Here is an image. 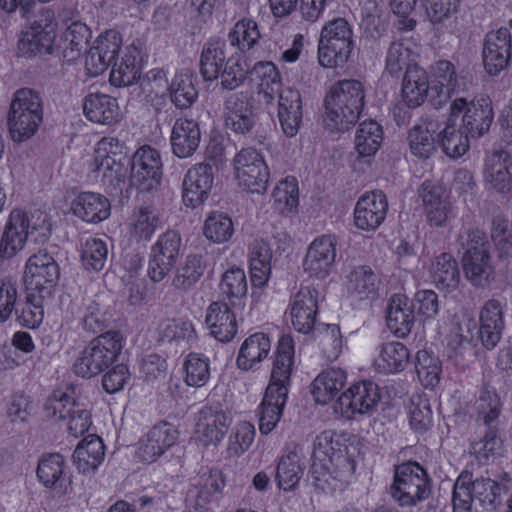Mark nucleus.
<instances>
[{
	"mask_svg": "<svg viewBox=\"0 0 512 512\" xmlns=\"http://www.w3.org/2000/svg\"><path fill=\"white\" fill-rule=\"evenodd\" d=\"M493 119V104L489 96L456 97L449 104L446 120L440 123L438 145L447 157L461 158L469 151V137L485 135Z\"/></svg>",
	"mask_w": 512,
	"mask_h": 512,
	"instance_id": "f257e3e1",
	"label": "nucleus"
},
{
	"mask_svg": "<svg viewBox=\"0 0 512 512\" xmlns=\"http://www.w3.org/2000/svg\"><path fill=\"white\" fill-rule=\"evenodd\" d=\"M357 436L325 430L313 441L311 478L316 488L332 493L347 483L356 470L360 454Z\"/></svg>",
	"mask_w": 512,
	"mask_h": 512,
	"instance_id": "f03ea898",
	"label": "nucleus"
},
{
	"mask_svg": "<svg viewBox=\"0 0 512 512\" xmlns=\"http://www.w3.org/2000/svg\"><path fill=\"white\" fill-rule=\"evenodd\" d=\"M293 362L294 341L290 335H283L278 341L270 382L258 413V429L262 434H269L280 421L288 396Z\"/></svg>",
	"mask_w": 512,
	"mask_h": 512,
	"instance_id": "7ed1b4c3",
	"label": "nucleus"
},
{
	"mask_svg": "<svg viewBox=\"0 0 512 512\" xmlns=\"http://www.w3.org/2000/svg\"><path fill=\"white\" fill-rule=\"evenodd\" d=\"M365 87L358 80H340L334 83L324 100L323 125L330 132L348 130L362 112Z\"/></svg>",
	"mask_w": 512,
	"mask_h": 512,
	"instance_id": "20e7f679",
	"label": "nucleus"
},
{
	"mask_svg": "<svg viewBox=\"0 0 512 512\" xmlns=\"http://www.w3.org/2000/svg\"><path fill=\"white\" fill-rule=\"evenodd\" d=\"M50 235L51 224L47 213L40 210L27 213L13 209L0 239V257L11 258L23 249L27 240L43 243Z\"/></svg>",
	"mask_w": 512,
	"mask_h": 512,
	"instance_id": "39448f33",
	"label": "nucleus"
},
{
	"mask_svg": "<svg viewBox=\"0 0 512 512\" xmlns=\"http://www.w3.org/2000/svg\"><path fill=\"white\" fill-rule=\"evenodd\" d=\"M42 121L43 105L40 95L29 88L17 90L7 118L12 140L18 143L29 140L37 133Z\"/></svg>",
	"mask_w": 512,
	"mask_h": 512,
	"instance_id": "423d86ee",
	"label": "nucleus"
},
{
	"mask_svg": "<svg viewBox=\"0 0 512 512\" xmlns=\"http://www.w3.org/2000/svg\"><path fill=\"white\" fill-rule=\"evenodd\" d=\"M123 348L119 331H107L92 339L73 364L76 375L83 378L96 376L112 365Z\"/></svg>",
	"mask_w": 512,
	"mask_h": 512,
	"instance_id": "0eeeda50",
	"label": "nucleus"
},
{
	"mask_svg": "<svg viewBox=\"0 0 512 512\" xmlns=\"http://www.w3.org/2000/svg\"><path fill=\"white\" fill-rule=\"evenodd\" d=\"M503 488L491 479H476L468 473H461L454 484L452 493L453 512H472L477 506L492 509L500 503Z\"/></svg>",
	"mask_w": 512,
	"mask_h": 512,
	"instance_id": "6e6552de",
	"label": "nucleus"
},
{
	"mask_svg": "<svg viewBox=\"0 0 512 512\" xmlns=\"http://www.w3.org/2000/svg\"><path fill=\"white\" fill-rule=\"evenodd\" d=\"M353 36L352 27L344 18L325 23L318 42L319 64L324 68L344 66L353 49Z\"/></svg>",
	"mask_w": 512,
	"mask_h": 512,
	"instance_id": "1a4fd4ad",
	"label": "nucleus"
},
{
	"mask_svg": "<svg viewBox=\"0 0 512 512\" xmlns=\"http://www.w3.org/2000/svg\"><path fill=\"white\" fill-rule=\"evenodd\" d=\"M60 277V268L54 257L46 249L31 255L25 265L23 282L26 294L35 298L52 297Z\"/></svg>",
	"mask_w": 512,
	"mask_h": 512,
	"instance_id": "9d476101",
	"label": "nucleus"
},
{
	"mask_svg": "<svg viewBox=\"0 0 512 512\" xmlns=\"http://www.w3.org/2000/svg\"><path fill=\"white\" fill-rule=\"evenodd\" d=\"M428 479L416 462L399 465L395 470L391 496L400 506H413L429 495Z\"/></svg>",
	"mask_w": 512,
	"mask_h": 512,
	"instance_id": "9b49d317",
	"label": "nucleus"
},
{
	"mask_svg": "<svg viewBox=\"0 0 512 512\" xmlns=\"http://www.w3.org/2000/svg\"><path fill=\"white\" fill-rule=\"evenodd\" d=\"M121 148L117 138L104 137L98 142L95 157L89 164V170L101 178L104 185L113 188L123 183L127 174V167L121 163V157L117 158Z\"/></svg>",
	"mask_w": 512,
	"mask_h": 512,
	"instance_id": "f8f14e48",
	"label": "nucleus"
},
{
	"mask_svg": "<svg viewBox=\"0 0 512 512\" xmlns=\"http://www.w3.org/2000/svg\"><path fill=\"white\" fill-rule=\"evenodd\" d=\"M380 399L378 386L368 380L351 384L336 399L333 405L334 413L352 419L357 415L371 412Z\"/></svg>",
	"mask_w": 512,
	"mask_h": 512,
	"instance_id": "ddd939ff",
	"label": "nucleus"
},
{
	"mask_svg": "<svg viewBox=\"0 0 512 512\" xmlns=\"http://www.w3.org/2000/svg\"><path fill=\"white\" fill-rule=\"evenodd\" d=\"M45 409L56 420H67V430L75 438L84 435L92 425L91 412L87 405L67 393H63L60 398H50Z\"/></svg>",
	"mask_w": 512,
	"mask_h": 512,
	"instance_id": "4468645a",
	"label": "nucleus"
},
{
	"mask_svg": "<svg viewBox=\"0 0 512 512\" xmlns=\"http://www.w3.org/2000/svg\"><path fill=\"white\" fill-rule=\"evenodd\" d=\"M57 22L50 9H41L20 41L22 51L52 54L56 41Z\"/></svg>",
	"mask_w": 512,
	"mask_h": 512,
	"instance_id": "2eb2a0df",
	"label": "nucleus"
},
{
	"mask_svg": "<svg viewBox=\"0 0 512 512\" xmlns=\"http://www.w3.org/2000/svg\"><path fill=\"white\" fill-rule=\"evenodd\" d=\"M512 59V36L509 28L501 27L490 31L484 40L482 64L490 76H497L507 70Z\"/></svg>",
	"mask_w": 512,
	"mask_h": 512,
	"instance_id": "dca6fc26",
	"label": "nucleus"
},
{
	"mask_svg": "<svg viewBox=\"0 0 512 512\" xmlns=\"http://www.w3.org/2000/svg\"><path fill=\"white\" fill-rule=\"evenodd\" d=\"M181 242L177 232L167 231L151 247L148 275L153 282L162 281L174 268L180 255Z\"/></svg>",
	"mask_w": 512,
	"mask_h": 512,
	"instance_id": "f3484780",
	"label": "nucleus"
},
{
	"mask_svg": "<svg viewBox=\"0 0 512 512\" xmlns=\"http://www.w3.org/2000/svg\"><path fill=\"white\" fill-rule=\"evenodd\" d=\"M163 163L160 152L148 145L140 147L132 158V185L143 191L156 188L161 181Z\"/></svg>",
	"mask_w": 512,
	"mask_h": 512,
	"instance_id": "a211bd4d",
	"label": "nucleus"
},
{
	"mask_svg": "<svg viewBox=\"0 0 512 512\" xmlns=\"http://www.w3.org/2000/svg\"><path fill=\"white\" fill-rule=\"evenodd\" d=\"M380 288V277L368 265L351 267L344 275V293L352 301L372 302L378 298Z\"/></svg>",
	"mask_w": 512,
	"mask_h": 512,
	"instance_id": "6ab92c4d",
	"label": "nucleus"
},
{
	"mask_svg": "<svg viewBox=\"0 0 512 512\" xmlns=\"http://www.w3.org/2000/svg\"><path fill=\"white\" fill-rule=\"evenodd\" d=\"M383 141L382 126L374 120H365L359 124L354 136L356 157L352 168L364 172L369 168L381 148Z\"/></svg>",
	"mask_w": 512,
	"mask_h": 512,
	"instance_id": "aec40b11",
	"label": "nucleus"
},
{
	"mask_svg": "<svg viewBox=\"0 0 512 512\" xmlns=\"http://www.w3.org/2000/svg\"><path fill=\"white\" fill-rule=\"evenodd\" d=\"M37 478L55 495L62 497L72 492V476L67 470L65 458L59 453L44 454L37 466Z\"/></svg>",
	"mask_w": 512,
	"mask_h": 512,
	"instance_id": "412c9836",
	"label": "nucleus"
},
{
	"mask_svg": "<svg viewBox=\"0 0 512 512\" xmlns=\"http://www.w3.org/2000/svg\"><path fill=\"white\" fill-rule=\"evenodd\" d=\"M231 423L229 411L221 409L219 403L209 404L198 412L196 432L205 446L217 445L224 438Z\"/></svg>",
	"mask_w": 512,
	"mask_h": 512,
	"instance_id": "4be33fe9",
	"label": "nucleus"
},
{
	"mask_svg": "<svg viewBox=\"0 0 512 512\" xmlns=\"http://www.w3.org/2000/svg\"><path fill=\"white\" fill-rule=\"evenodd\" d=\"M336 254L334 238L329 235L320 236L310 243L303 261V269L311 277L323 279L333 270Z\"/></svg>",
	"mask_w": 512,
	"mask_h": 512,
	"instance_id": "5701e85b",
	"label": "nucleus"
},
{
	"mask_svg": "<svg viewBox=\"0 0 512 512\" xmlns=\"http://www.w3.org/2000/svg\"><path fill=\"white\" fill-rule=\"evenodd\" d=\"M318 311V291L311 286H302L293 296L289 305L292 327L299 333H310Z\"/></svg>",
	"mask_w": 512,
	"mask_h": 512,
	"instance_id": "b1692460",
	"label": "nucleus"
},
{
	"mask_svg": "<svg viewBox=\"0 0 512 512\" xmlns=\"http://www.w3.org/2000/svg\"><path fill=\"white\" fill-rule=\"evenodd\" d=\"M387 208L386 197L381 191L362 194L354 208L355 227L362 231H375L385 220Z\"/></svg>",
	"mask_w": 512,
	"mask_h": 512,
	"instance_id": "393cba45",
	"label": "nucleus"
},
{
	"mask_svg": "<svg viewBox=\"0 0 512 512\" xmlns=\"http://www.w3.org/2000/svg\"><path fill=\"white\" fill-rule=\"evenodd\" d=\"M179 439L177 428L162 421L154 425L141 440L137 454L141 461L152 463L174 446Z\"/></svg>",
	"mask_w": 512,
	"mask_h": 512,
	"instance_id": "a878e982",
	"label": "nucleus"
},
{
	"mask_svg": "<svg viewBox=\"0 0 512 512\" xmlns=\"http://www.w3.org/2000/svg\"><path fill=\"white\" fill-rule=\"evenodd\" d=\"M462 261L465 277L473 287L485 289L495 281V265L483 246L468 249Z\"/></svg>",
	"mask_w": 512,
	"mask_h": 512,
	"instance_id": "bb28decb",
	"label": "nucleus"
},
{
	"mask_svg": "<svg viewBox=\"0 0 512 512\" xmlns=\"http://www.w3.org/2000/svg\"><path fill=\"white\" fill-rule=\"evenodd\" d=\"M419 196L430 225L444 226L452 217L448 194L442 185L425 181L419 189Z\"/></svg>",
	"mask_w": 512,
	"mask_h": 512,
	"instance_id": "cd10ccee",
	"label": "nucleus"
},
{
	"mask_svg": "<svg viewBox=\"0 0 512 512\" xmlns=\"http://www.w3.org/2000/svg\"><path fill=\"white\" fill-rule=\"evenodd\" d=\"M67 14L68 12H64L61 19L65 31L61 36L59 49L67 62H73L85 51L91 38V31L85 23L79 20L77 15L71 13V16L68 17Z\"/></svg>",
	"mask_w": 512,
	"mask_h": 512,
	"instance_id": "c85d7f7f",
	"label": "nucleus"
},
{
	"mask_svg": "<svg viewBox=\"0 0 512 512\" xmlns=\"http://www.w3.org/2000/svg\"><path fill=\"white\" fill-rule=\"evenodd\" d=\"M347 372L340 367L321 370L310 383V394L317 405L326 406L336 401L347 384Z\"/></svg>",
	"mask_w": 512,
	"mask_h": 512,
	"instance_id": "c756f323",
	"label": "nucleus"
},
{
	"mask_svg": "<svg viewBox=\"0 0 512 512\" xmlns=\"http://www.w3.org/2000/svg\"><path fill=\"white\" fill-rule=\"evenodd\" d=\"M410 360L409 348L400 341L391 340L377 347L372 365L381 374L396 375L407 369Z\"/></svg>",
	"mask_w": 512,
	"mask_h": 512,
	"instance_id": "7c9ffc66",
	"label": "nucleus"
},
{
	"mask_svg": "<svg viewBox=\"0 0 512 512\" xmlns=\"http://www.w3.org/2000/svg\"><path fill=\"white\" fill-rule=\"evenodd\" d=\"M484 181L489 190L508 193L512 189V156L506 150H495L487 156Z\"/></svg>",
	"mask_w": 512,
	"mask_h": 512,
	"instance_id": "2f4dec72",
	"label": "nucleus"
},
{
	"mask_svg": "<svg viewBox=\"0 0 512 512\" xmlns=\"http://www.w3.org/2000/svg\"><path fill=\"white\" fill-rule=\"evenodd\" d=\"M213 179V169L210 164L200 163L190 168L183 181L185 205L196 207L203 203L208 197Z\"/></svg>",
	"mask_w": 512,
	"mask_h": 512,
	"instance_id": "473e14b6",
	"label": "nucleus"
},
{
	"mask_svg": "<svg viewBox=\"0 0 512 512\" xmlns=\"http://www.w3.org/2000/svg\"><path fill=\"white\" fill-rule=\"evenodd\" d=\"M429 280L441 291L452 292L460 283V269L455 257L447 252L435 255L425 267Z\"/></svg>",
	"mask_w": 512,
	"mask_h": 512,
	"instance_id": "72a5a7b5",
	"label": "nucleus"
},
{
	"mask_svg": "<svg viewBox=\"0 0 512 512\" xmlns=\"http://www.w3.org/2000/svg\"><path fill=\"white\" fill-rule=\"evenodd\" d=\"M479 336L487 349L494 348L504 329L503 304L496 299L487 300L479 312Z\"/></svg>",
	"mask_w": 512,
	"mask_h": 512,
	"instance_id": "f704fd0d",
	"label": "nucleus"
},
{
	"mask_svg": "<svg viewBox=\"0 0 512 512\" xmlns=\"http://www.w3.org/2000/svg\"><path fill=\"white\" fill-rule=\"evenodd\" d=\"M201 131L197 121L189 118H178L175 120L170 144L172 152L178 158L192 156L199 147Z\"/></svg>",
	"mask_w": 512,
	"mask_h": 512,
	"instance_id": "c9c22d12",
	"label": "nucleus"
},
{
	"mask_svg": "<svg viewBox=\"0 0 512 512\" xmlns=\"http://www.w3.org/2000/svg\"><path fill=\"white\" fill-rule=\"evenodd\" d=\"M475 327V321L468 315L459 316L453 324L447 339L448 358L457 366H464L467 354L472 352L470 341Z\"/></svg>",
	"mask_w": 512,
	"mask_h": 512,
	"instance_id": "e433bc0d",
	"label": "nucleus"
},
{
	"mask_svg": "<svg viewBox=\"0 0 512 512\" xmlns=\"http://www.w3.org/2000/svg\"><path fill=\"white\" fill-rule=\"evenodd\" d=\"M440 122L432 118L421 120L408 133V145L411 153L418 158L427 159L437 150V133Z\"/></svg>",
	"mask_w": 512,
	"mask_h": 512,
	"instance_id": "4c0bfd02",
	"label": "nucleus"
},
{
	"mask_svg": "<svg viewBox=\"0 0 512 512\" xmlns=\"http://www.w3.org/2000/svg\"><path fill=\"white\" fill-rule=\"evenodd\" d=\"M205 323L210 334L220 342L231 341L237 333L235 314L223 301H214L207 307Z\"/></svg>",
	"mask_w": 512,
	"mask_h": 512,
	"instance_id": "58836bf2",
	"label": "nucleus"
},
{
	"mask_svg": "<svg viewBox=\"0 0 512 512\" xmlns=\"http://www.w3.org/2000/svg\"><path fill=\"white\" fill-rule=\"evenodd\" d=\"M386 322L390 332L397 338H405L410 334L415 323V314L407 296L396 294L390 299Z\"/></svg>",
	"mask_w": 512,
	"mask_h": 512,
	"instance_id": "ea45409f",
	"label": "nucleus"
},
{
	"mask_svg": "<svg viewBox=\"0 0 512 512\" xmlns=\"http://www.w3.org/2000/svg\"><path fill=\"white\" fill-rule=\"evenodd\" d=\"M71 209L82 221L97 224L109 217L111 205L108 198L102 194L82 192L73 200Z\"/></svg>",
	"mask_w": 512,
	"mask_h": 512,
	"instance_id": "a19ab883",
	"label": "nucleus"
},
{
	"mask_svg": "<svg viewBox=\"0 0 512 512\" xmlns=\"http://www.w3.org/2000/svg\"><path fill=\"white\" fill-rule=\"evenodd\" d=\"M83 112L88 120L97 124L111 125L120 119L116 98L103 93H90L83 100Z\"/></svg>",
	"mask_w": 512,
	"mask_h": 512,
	"instance_id": "79ce46f5",
	"label": "nucleus"
},
{
	"mask_svg": "<svg viewBox=\"0 0 512 512\" xmlns=\"http://www.w3.org/2000/svg\"><path fill=\"white\" fill-rule=\"evenodd\" d=\"M278 118L283 133L287 137L297 135L302 120V102L299 91L284 88L278 102Z\"/></svg>",
	"mask_w": 512,
	"mask_h": 512,
	"instance_id": "37998d69",
	"label": "nucleus"
},
{
	"mask_svg": "<svg viewBox=\"0 0 512 512\" xmlns=\"http://www.w3.org/2000/svg\"><path fill=\"white\" fill-rule=\"evenodd\" d=\"M428 89L429 78L426 71L418 66L408 67L401 83V101L409 108H417L425 102Z\"/></svg>",
	"mask_w": 512,
	"mask_h": 512,
	"instance_id": "c03bdc74",
	"label": "nucleus"
},
{
	"mask_svg": "<svg viewBox=\"0 0 512 512\" xmlns=\"http://www.w3.org/2000/svg\"><path fill=\"white\" fill-rule=\"evenodd\" d=\"M300 202L299 183L296 177L286 176L280 179L271 192V206L282 216L297 213Z\"/></svg>",
	"mask_w": 512,
	"mask_h": 512,
	"instance_id": "a18cd8bd",
	"label": "nucleus"
},
{
	"mask_svg": "<svg viewBox=\"0 0 512 512\" xmlns=\"http://www.w3.org/2000/svg\"><path fill=\"white\" fill-rule=\"evenodd\" d=\"M414 371L417 381L426 390H434L443 374L442 360L428 349H420L414 356Z\"/></svg>",
	"mask_w": 512,
	"mask_h": 512,
	"instance_id": "49530a36",
	"label": "nucleus"
},
{
	"mask_svg": "<svg viewBox=\"0 0 512 512\" xmlns=\"http://www.w3.org/2000/svg\"><path fill=\"white\" fill-rule=\"evenodd\" d=\"M140 52L135 46H128L120 60L113 63L110 83L116 87L134 84L140 78Z\"/></svg>",
	"mask_w": 512,
	"mask_h": 512,
	"instance_id": "de8ad7c7",
	"label": "nucleus"
},
{
	"mask_svg": "<svg viewBox=\"0 0 512 512\" xmlns=\"http://www.w3.org/2000/svg\"><path fill=\"white\" fill-rule=\"evenodd\" d=\"M104 456V444L101 438L89 435L77 445L72 458L80 472L88 473L97 469Z\"/></svg>",
	"mask_w": 512,
	"mask_h": 512,
	"instance_id": "09e8293b",
	"label": "nucleus"
},
{
	"mask_svg": "<svg viewBox=\"0 0 512 512\" xmlns=\"http://www.w3.org/2000/svg\"><path fill=\"white\" fill-rule=\"evenodd\" d=\"M207 268L206 260L201 254H189L175 271L172 286L182 292L192 289L199 282Z\"/></svg>",
	"mask_w": 512,
	"mask_h": 512,
	"instance_id": "8fccbe9b",
	"label": "nucleus"
},
{
	"mask_svg": "<svg viewBox=\"0 0 512 512\" xmlns=\"http://www.w3.org/2000/svg\"><path fill=\"white\" fill-rule=\"evenodd\" d=\"M234 175L238 186L246 192L256 191V149L242 148L233 159Z\"/></svg>",
	"mask_w": 512,
	"mask_h": 512,
	"instance_id": "3c124183",
	"label": "nucleus"
},
{
	"mask_svg": "<svg viewBox=\"0 0 512 512\" xmlns=\"http://www.w3.org/2000/svg\"><path fill=\"white\" fill-rule=\"evenodd\" d=\"M422 5L433 26L452 32L461 0H422Z\"/></svg>",
	"mask_w": 512,
	"mask_h": 512,
	"instance_id": "603ef678",
	"label": "nucleus"
},
{
	"mask_svg": "<svg viewBox=\"0 0 512 512\" xmlns=\"http://www.w3.org/2000/svg\"><path fill=\"white\" fill-rule=\"evenodd\" d=\"M225 48V41L220 39L211 40L204 45L200 59V73L204 80L213 81L219 77L226 62Z\"/></svg>",
	"mask_w": 512,
	"mask_h": 512,
	"instance_id": "864d4df0",
	"label": "nucleus"
},
{
	"mask_svg": "<svg viewBox=\"0 0 512 512\" xmlns=\"http://www.w3.org/2000/svg\"><path fill=\"white\" fill-rule=\"evenodd\" d=\"M418 54L417 44L412 38L404 37L393 42L386 56V70L391 75L399 74L404 67H410Z\"/></svg>",
	"mask_w": 512,
	"mask_h": 512,
	"instance_id": "5fc2aeb1",
	"label": "nucleus"
},
{
	"mask_svg": "<svg viewBox=\"0 0 512 512\" xmlns=\"http://www.w3.org/2000/svg\"><path fill=\"white\" fill-rule=\"evenodd\" d=\"M303 467L297 453L290 452L281 457L276 473L278 487L284 491L294 490L302 478Z\"/></svg>",
	"mask_w": 512,
	"mask_h": 512,
	"instance_id": "6e6d98bb",
	"label": "nucleus"
},
{
	"mask_svg": "<svg viewBox=\"0 0 512 512\" xmlns=\"http://www.w3.org/2000/svg\"><path fill=\"white\" fill-rule=\"evenodd\" d=\"M221 295L228 299L232 306H240L247 295V281L245 273L240 268L227 270L221 279Z\"/></svg>",
	"mask_w": 512,
	"mask_h": 512,
	"instance_id": "4d7b16f0",
	"label": "nucleus"
},
{
	"mask_svg": "<svg viewBox=\"0 0 512 512\" xmlns=\"http://www.w3.org/2000/svg\"><path fill=\"white\" fill-rule=\"evenodd\" d=\"M171 101L177 108H189L197 99L198 91L189 73L176 74L169 87Z\"/></svg>",
	"mask_w": 512,
	"mask_h": 512,
	"instance_id": "13d9d810",
	"label": "nucleus"
},
{
	"mask_svg": "<svg viewBox=\"0 0 512 512\" xmlns=\"http://www.w3.org/2000/svg\"><path fill=\"white\" fill-rule=\"evenodd\" d=\"M255 68L256 63L252 65L248 64L246 59L244 60V64H242L239 58H228L219 74L222 88L226 90L236 89L244 82L247 75L255 70Z\"/></svg>",
	"mask_w": 512,
	"mask_h": 512,
	"instance_id": "bf43d9fd",
	"label": "nucleus"
},
{
	"mask_svg": "<svg viewBox=\"0 0 512 512\" xmlns=\"http://www.w3.org/2000/svg\"><path fill=\"white\" fill-rule=\"evenodd\" d=\"M256 123L253 103L241 102L237 108L225 117V125L236 134L246 136L253 132Z\"/></svg>",
	"mask_w": 512,
	"mask_h": 512,
	"instance_id": "052dcab7",
	"label": "nucleus"
},
{
	"mask_svg": "<svg viewBox=\"0 0 512 512\" xmlns=\"http://www.w3.org/2000/svg\"><path fill=\"white\" fill-rule=\"evenodd\" d=\"M319 347L328 361H336L342 354L345 344L340 328L336 324L319 325Z\"/></svg>",
	"mask_w": 512,
	"mask_h": 512,
	"instance_id": "680f3d73",
	"label": "nucleus"
},
{
	"mask_svg": "<svg viewBox=\"0 0 512 512\" xmlns=\"http://www.w3.org/2000/svg\"><path fill=\"white\" fill-rule=\"evenodd\" d=\"M185 383L188 386L203 387L210 378L209 359L197 353H190L183 364Z\"/></svg>",
	"mask_w": 512,
	"mask_h": 512,
	"instance_id": "e2e57ef3",
	"label": "nucleus"
},
{
	"mask_svg": "<svg viewBox=\"0 0 512 512\" xmlns=\"http://www.w3.org/2000/svg\"><path fill=\"white\" fill-rule=\"evenodd\" d=\"M157 211L151 207H143L134 214L131 224V235L137 241H148L159 226Z\"/></svg>",
	"mask_w": 512,
	"mask_h": 512,
	"instance_id": "0e129e2a",
	"label": "nucleus"
},
{
	"mask_svg": "<svg viewBox=\"0 0 512 512\" xmlns=\"http://www.w3.org/2000/svg\"><path fill=\"white\" fill-rule=\"evenodd\" d=\"M432 422V410L427 397L420 394L413 395L409 405V423L411 428L417 433H422L431 427Z\"/></svg>",
	"mask_w": 512,
	"mask_h": 512,
	"instance_id": "69168bd1",
	"label": "nucleus"
},
{
	"mask_svg": "<svg viewBox=\"0 0 512 512\" xmlns=\"http://www.w3.org/2000/svg\"><path fill=\"white\" fill-rule=\"evenodd\" d=\"M107 256V245L99 238L90 237L82 246L81 261L87 270H102L107 261Z\"/></svg>",
	"mask_w": 512,
	"mask_h": 512,
	"instance_id": "338daca9",
	"label": "nucleus"
},
{
	"mask_svg": "<svg viewBox=\"0 0 512 512\" xmlns=\"http://www.w3.org/2000/svg\"><path fill=\"white\" fill-rule=\"evenodd\" d=\"M479 461L488 462L503 453V441L494 429H489L482 438L472 442L470 448Z\"/></svg>",
	"mask_w": 512,
	"mask_h": 512,
	"instance_id": "774afa93",
	"label": "nucleus"
}]
</instances>
